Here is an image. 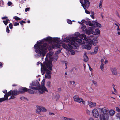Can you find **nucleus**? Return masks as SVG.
Listing matches in <instances>:
<instances>
[{"instance_id":"26","label":"nucleus","mask_w":120,"mask_h":120,"mask_svg":"<svg viewBox=\"0 0 120 120\" xmlns=\"http://www.w3.org/2000/svg\"><path fill=\"white\" fill-rule=\"evenodd\" d=\"M56 43H59V39L57 38H53L52 41Z\"/></svg>"},{"instance_id":"32","label":"nucleus","mask_w":120,"mask_h":120,"mask_svg":"<svg viewBox=\"0 0 120 120\" xmlns=\"http://www.w3.org/2000/svg\"><path fill=\"white\" fill-rule=\"evenodd\" d=\"M41 111L42 112H46L47 111V110L45 108L41 107Z\"/></svg>"},{"instance_id":"42","label":"nucleus","mask_w":120,"mask_h":120,"mask_svg":"<svg viewBox=\"0 0 120 120\" xmlns=\"http://www.w3.org/2000/svg\"><path fill=\"white\" fill-rule=\"evenodd\" d=\"M75 35L77 37H79L80 33L78 32H76L75 34Z\"/></svg>"},{"instance_id":"6","label":"nucleus","mask_w":120,"mask_h":120,"mask_svg":"<svg viewBox=\"0 0 120 120\" xmlns=\"http://www.w3.org/2000/svg\"><path fill=\"white\" fill-rule=\"evenodd\" d=\"M44 82L45 80H43L41 83V86H40L38 87H36L29 86V87L30 88L33 90H38L40 94H42L45 91L48 92L47 89L44 86Z\"/></svg>"},{"instance_id":"64","label":"nucleus","mask_w":120,"mask_h":120,"mask_svg":"<svg viewBox=\"0 0 120 120\" xmlns=\"http://www.w3.org/2000/svg\"><path fill=\"white\" fill-rule=\"evenodd\" d=\"M89 120H94L92 118L90 117L89 118Z\"/></svg>"},{"instance_id":"53","label":"nucleus","mask_w":120,"mask_h":120,"mask_svg":"<svg viewBox=\"0 0 120 120\" xmlns=\"http://www.w3.org/2000/svg\"><path fill=\"white\" fill-rule=\"evenodd\" d=\"M70 83L72 85H74L75 84V85H76V84L75 83V82L74 81H70Z\"/></svg>"},{"instance_id":"5","label":"nucleus","mask_w":120,"mask_h":120,"mask_svg":"<svg viewBox=\"0 0 120 120\" xmlns=\"http://www.w3.org/2000/svg\"><path fill=\"white\" fill-rule=\"evenodd\" d=\"M53 52L52 51H50L49 53H47L46 55V57L45 59V64L44 65L45 69H46V67L48 68L47 66V64H49L50 62H51V64H52V61H56L57 60V58H54V57L52 56L53 54Z\"/></svg>"},{"instance_id":"28","label":"nucleus","mask_w":120,"mask_h":120,"mask_svg":"<svg viewBox=\"0 0 120 120\" xmlns=\"http://www.w3.org/2000/svg\"><path fill=\"white\" fill-rule=\"evenodd\" d=\"M12 90H11L8 93L7 95H6V96L8 97H8L10 96L11 94L12 95Z\"/></svg>"},{"instance_id":"23","label":"nucleus","mask_w":120,"mask_h":120,"mask_svg":"<svg viewBox=\"0 0 120 120\" xmlns=\"http://www.w3.org/2000/svg\"><path fill=\"white\" fill-rule=\"evenodd\" d=\"M37 109L36 110V112L38 114L41 111V107L37 106Z\"/></svg>"},{"instance_id":"35","label":"nucleus","mask_w":120,"mask_h":120,"mask_svg":"<svg viewBox=\"0 0 120 120\" xmlns=\"http://www.w3.org/2000/svg\"><path fill=\"white\" fill-rule=\"evenodd\" d=\"M95 32H96V34H100V31L98 29H96L95 30Z\"/></svg>"},{"instance_id":"19","label":"nucleus","mask_w":120,"mask_h":120,"mask_svg":"<svg viewBox=\"0 0 120 120\" xmlns=\"http://www.w3.org/2000/svg\"><path fill=\"white\" fill-rule=\"evenodd\" d=\"M109 112V115H110L112 116H113L115 113V111L113 109H110Z\"/></svg>"},{"instance_id":"45","label":"nucleus","mask_w":120,"mask_h":120,"mask_svg":"<svg viewBox=\"0 0 120 120\" xmlns=\"http://www.w3.org/2000/svg\"><path fill=\"white\" fill-rule=\"evenodd\" d=\"M116 110L118 112H120V109L118 107H116L115 108Z\"/></svg>"},{"instance_id":"18","label":"nucleus","mask_w":120,"mask_h":120,"mask_svg":"<svg viewBox=\"0 0 120 120\" xmlns=\"http://www.w3.org/2000/svg\"><path fill=\"white\" fill-rule=\"evenodd\" d=\"M79 37L81 39H83L84 38V39L83 40L84 43H86V42H85L86 41L85 40V38H86V36L85 34H82L81 35H80Z\"/></svg>"},{"instance_id":"15","label":"nucleus","mask_w":120,"mask_h":120,"mask_svg":"<svg viewBox=\"0 0 120 120\" xmlns=\"http://www.w3.org/2000/svg\"><path fill=\"white\" fill-rule=\"evenodd\" d=\"M39 83V82L37 80L33 81L30 84V86L32 87V86H38Z\"/></svg>"},{"instance_id":"39","label":"nucleus","mask_w":120,"mask_h":120,"mask_svg":"<svg viewBox=\"0 0 120 120\" xmlns=\"http://www.w3.org/2000/svg\"><path fill=\"white\" fill-rule=\"evenodd\" d=\"M46 74H50V75L51 74V72L48 70H47V69H46Z\"/></svg>"},{"instance_id":"61","label":"nucleus","mask_w":120,"mask_h":120,"mask_svg":"<svg viewBox=\"0 0 120 120\" xmlns=\"http://www.w3.org/2000/svg\"><path fill=\"white\" fill-rule=\"evenodd\" d=\"M3 64L1 62H0V68H1Z\"/></svg>"},{"instance_id":"47","label":"nucleus","mask_w":120,"mask_h":120,"mask_svg":"<svg viewBox=\"0 0 120 120\" xmlns=\"http://www.w3.org/2000/svg\"><path fill=\"white\" fill-rule=\"evenodd\" d=\"M30 9L29 8H26L25 10V11L26 12L29 11L30 10Z\"/></svg>"},{"instance_id":"49","label":"nucleus","mask_w":120,"mask_h":120,"mask_svg":"<svg viewBox=\"0 0 120 120\" xmlns=\"http://www.w3.org/2000/svg\"><path fill=\"white\" fill-rule=\"evenodd\" d=\"M89 31L93 32V29L91 27H90L89 28Z\"/></svg>"},{"instance_id":"30","label":"nucleus","mask_w":120,"mask_h":120,"mask_svg":"<svg viewBox=\"0 0 120 120\" xmlns=\"http://www.w3.org/2000/svg\"><path fill=\"white\" fill-rule=\"evenodd\" d=\"M45 78H48L50 79L51 78L50 75L47 74H46L45 76Z\"/></svg>"},{"instance_id":"22","label":"nucleus","mask_w":120,"mask_h":120,"mask_svg":"<svg viewBox=\"0 0 120 120\" xmlns=\"http://www.w3.org/2000/svg\"><path fill=\"white\" fill-rule=\"evenodd\" d=\"M85 24L86 25H89L90 26H93L92 24L91 23V21L89 20L88 19V20L86 21Z\"/></svg>"},{"instance_id":"9","label":"nucleus","mask_w":120,"mask_h":120,"mask_svg":"<svg viewBox=\"0 0 120 120\" xmlns=\"http://www.w3.org/2000/svg\"><path fill=\"white\" fill-rule=\"evenodd\" d=\"M80 2L84 9L88 8L90 4L89 0H80Z\"/></svg>"},{"instance_id":"20","label":"nucleus","mask_w":120,"mask_h":120,"mask_svg":"<svg viewBox=\"0 0 120 120\" xmlns=\"http://www.w3.org/2000/svg\"><path fill=\"white\" fill-rule=\"evenodd\" d=\"M53 39V38L50 37H48L44 39V40H45L46 41H48L50 42H52Z\"/></svg>"},{"instance_id":"43","label":"nucleus","mask_w":120,"mask_h":120,"mask_svg":"<svg viewBox=\"0 0 120 120\" xmlns=\"http://www.w3.org/2000/svg\"><path fill=\"white\" fill-rule=\"evenodd\" d=\"M92 82L93 84H94L95 86H98V84L97 82L94 81H93Z\"/></svg>"},{"instance_id":"52","label":"nucleus","mask_w":120,"mask_h":120,"mask_svg":"<svg viewBox=\"0 0 120 120\" xmlns=\"http://www.w3.org/2000/svg\"><path fill=\"white\" fill-rule=\"evenodd\" d=\"M41 64V67H42V63H41L40 62H38L37 63V65H39V64Z\"/></svg>"},{"instance_id":"57","label":"nucleus","mask_w":120,"mask_h":120,"mask_svg":"<svg viewBox=\"0 0 120 120\" xmlns=\"http://www.w3.org/2000/svg\"><path fill=\"white\" fill-rule=\"evenodd\" d=\"M25 98L24 97H21L20 99L22 100H24L25 99Z\"/></svg>"},{"instance_id":"36","label":"nucleus","mask_w":120,"mask_h":120,"mask_svg":"<svg viewBox=\"0 0 120 120\" xmlns=\"http://www.w3.org/2000/svg\"><path fill=\"white\" fill-rule=\"evenodd\" d=\"M69 118L65 117L64 116H62L61 118V119L62 120H69Z\"/></svg>"},{"instance_id":"12","label":"nucleus","mask_w":120,"mask_h":120,"mask_svg":"<svg viewBox=\"0 0 120 120\" xmlns=\"http://www.w3.org/2000/svg\"><path fill=\"white\" fill-rule=\"evenodd\" d=\"M73 98L75 101L79 103H80L82 101V99L80 98L79 95H76L73 97Z\"/></svg>"},{"instance_id":"21","label":"nucleus","mask_w":120,"mask_h":120,"mask_svg":"<svg viewBox=\"0 0 120 120\" xmlns=\"http://www.w3.org/2000/svg\"><path fill=\"white\" fill-rule=\"evenodd\" d=\"M4 98H0V103L4 101L8 100V97L6 95H4Z\"/></svg>"},{"instance_id":"46","label":"nucleus","mask_w":120,"mask_h":120,"mask_svg":"<svg viewBox=\"0 0 120 120\" xmlns=\"http://www.w3.org/2000/svg\"><path fill=\"white\" fill-rule=\"evenodd\" d=\"M9 26L10 29H12L13 28V25L11 23H10L9 24Z\"/></svg>"},{"instance_id":"29","label":"nucleus","mask_w":120,"mask_h":120,"mask_svg":"<svg viewBox=\"0 0 120 120\" xmlns=\"http://www.w3.org/2000/svg\"><path fill=\"white\" fill-rule=\"evenodd\" d=\"M116 117L117 119H119L120 120V113H117L116 115Z\"/></svg>"},{"instance_id":"33","label":"nucleus","mask_w":120,"mask_h":120,"mask_svg":"<svg viewBox=\"0 0 120 120\" xmlns=\"http://www.w3.org/2000/svg\"><path fill=\"white\" fill-rule=\"evenodd\" d=\"M104 65L103 63L101 64L100 66V68L101 70L103 71L104 70Z\"/></svg>"},{"instance_id":"13","label":"nucleus","mask_w":120,"mask_h":120,"mask_svg":"<svg viewBox=\"0 0 120 120\" xmlns=\"http://www.w3.org/2000/svg\"><path fill=\"white\" fill-rule=\"evenodd\" d=\"M19 93H23L28 91V89L26 88L22 87L19 89Z\"/></svg>"},{"instance_id":"14","label":"nucleus","mask_w":120,"mask_h":120,"mask_svg":"<svg viewBox=\"0 0 120 120\" xmlns=\"http://www.w3.org/2000/svg\"><path fill=\"white\" fill-rule=\"evenodd\" d=\"M88 105L90 108H94L96 106V103L95 102H93L90 101H88Z\"/></svg>"},{"instance_id":"27","label":"nucleus","mask_w":120,"mask_h":120,"mask_svg":"<svg viewBox=\"0 0 120 120\" xmlns=\"http://www.w3.org/2000/svg\"><path fill=\"white\" fill-rule=\"evenodd\" d=\"M3 22L6 25H7V24L9 22L10 20L8 19H7L6 20H3Z\"/></svg>"},{"instance_id":"41","label":"nucleus","mask_w":120,"mask_h":120,"mask_svg":"<svg viewBox=\"0 0 120 120\" xmlns=\"http://www.w3.org/2000/svg\"><path fill=\"white\" fill-rule=\"evenodd\" d=\"M86 114L88 115H90V112L88 110V109H87L86 110Z\"/></svg>"},{"instance_id":"44","label":"nucleus","mask_w":120,"mask_h":120,"mask_svg":"<svg viewBox=\"0 0 120 120\" xmlns=\"http://www.w3.org/2000/svg\"><path fill=\"white\" fill-rule=\"evenodd\" d=\"M14 25L16 26H18L19 25V23L18 22H14L13 23Z\"/></svg>"},{"instance_id":"1","label":"nucleus","mask_w":120,"mask_h":120,"mask_svg":"<svg viewBox=\"0 0 120 120\" xmlns=\"http://www.w3.org/2000/svg\"><path fill=\"white\" fill-rule=\"evenodd\" d=\"M42 41H39L37 42L38 44H36L34 45L35 49V52L40 58V56L43 57L45 55L46 53L47 49L49 50H51L54 48H60L61 45L57 43L56 44L50 45L48 46L47 44L45 43L43 45L39 44H42Z\"/></svg>"},{"instance_id":"62","label":"nucleus","mask_w":120,"mask_h":120,"mask_svg":"<svg viewBox=\"0 0 120 120\" xmlns=\"http://www.w3.org/2000/svg\"><path fill=\"white\" fill-rule=\"evenodd\" d=\"M49 114L50 115H54L55 113L53 112H49Z\"/></svg>"},{"instance_id":"24","label":"nucleus","mask_w":120,"mask_h":120,"mask_svg":"<svg viewBox=\"0 0 120 120\" xmlns=\"http://www.w3.org/2000/svg\"><path fill=\"white\" fill-rule=\"evenodd\" d=\"M98 47H95L94 49V52H92L91 54H95L97 53L98 52Z\"/></svg>"},{"instance_id":"40","label":"nucleus","mask_w":120,"mask_h":120,"mask_svg":"<svg viewBox=\"0 0 120 120\" xmlns=\"http://www.w3.org/2000/svg\"><path fill=\"white\" fill-rule=\"evenodd\" d=\"M6 31L7 32L9 33L10 32V30L9 29V27L8 26H7L6 28Z\"/></svg>"},{"instance_id":"3","label":"nucleus","mask_w":120,"mask_h":120,"mask_svg":"<svg viewBox=\"0 0 120 120\" xmlns=\"http://www.w3.org/2000/svg\"><path fill=\"white\" fill-rule=\"evenodd\" d=\"M99 110L101 113L100 115V120H108L109 116L108 114L109 109L106 107L100 108L98 109Z\"/></svg>"},{"instance_id":"37","label":"nucleus","mask_w":120,"mask_h":120,"mask_svg":"<svg viewBox=\"0 0 120 120\" xmlns=\"http://www.w3.org/2000/svg\"><path fill=\"white\" fill-rule=\"evenodd\" d=\"M28 92L29 93L31 94H34V92L31 90L30 89H28Z\"/></svg>"},{"instance_id":"2","label":"nucleus","mask_w":120,"mask_h":120,"mask_svg":"<svg viewBox=\"0 0 120 120\" xmlns=\"http://www.w3.org/2000/svg\"><path fill=\"white\" fill-rule=\"evenodd\" d=\"M90 38H85V40L86 41L85 42H86L87 44L83 45L82 46V48L86 49L87 50H90L91 49V44L94 45V46L97 45L98 43V38L97 37L93 38L92 40Z\"/></svg>"},{"instance_id":"34","label":"nucleus","mask_w":120,"mask_h":120,"mask_svg":"<svg viewBox=\"0 0 120 120\" xmlns=\"http://www.w3.org/2000/svg\"><path fill=\"white\" fill-rule=\"evenodd\" d=\"M81 28L83 30H86V26L84 25H82Z\"/></svg>"},{"instance_id":"7","label":"nucleus","mask_w":120,"mask_h":120,"mask_svg":"<svg viewBox=\"0 0 120 120\" xmlns=\"http://www.w3.org/2000/svg\"><path fill=\"white\" fill-rule=\"evenodd\" d=\"M62 46L66 50L70 51L71 54L73 55L75 54V52L74 51L71 49L72 48L76 49V46H74V45H71L68 42V45L65 44H63L62 45Z\"/></svg>"},{"instance_id":"11","label":"nucleus","mask_w":120,"mask_h":120,"mask_svg":"<svg viewBox=\"0 0 120 120\" xmlns=\"http://www.w3.org/2000/svg\"><path fill=\"white\" fill-rule=\"evenodd\" d=\"M19 91H18L17 90H14L12 91V95L11 97L9 99H12L15 98L14 96H16L19 94Z\"/></svg>"},{"instance_id":"54","label":"nucleus","mask_w":120,"mask_h":120,"mask_svg":"<svg viewBox=\"0 0 120 120\" xmlns=\"http://www.w3.org/2000/svg\"><path fill=\"white\" fill-rule=\"evenodd\" d=\"M12 4V3L11 2H8V4L9 6L11 5Z\"/></svg>"},{"instance_id":"59","label":"nucleus","mask_w":120,"mask_h":120,"mask_svg":"<svg viewBox=\"0 0 120 120\" xmlns=\"http://www.w3.org/2000/svg\"><path fill=\"white\" fill-rule=\"evenodd\" d=\"M58 91L59 92H60L61 91V88H59L58 89Z\"/></svg>"},{"instance_id":"16","label":"nucleus","mask_w":120,"mask_h":120,"mask_svg":"<svg viewBox=\"0 0 120 120\" xmlns=\"http://www.w3.org/2000/svg\"><path fill=\"white\" fill-rule=\"evenodd\" d=\"M92 24L95 27H100L101 26V25L97 22H94L92 23Z\"/></svg>"},{"instance_id":"58","label":"nucleus","mask_w":120,"mask_h":120,"mask_svg":"<svg viewBox=\"0 0 120 120\" xmlns=\"http://www.w3.org/2000/svg\"><path fill=\"white\" fill-rule=\"evenodd\" d=\"M86 20H82L81 21V22L83 23H85Z\"/></svg>"},{"instance_id":"55","label":"nucleus","mask_w":120,"mask_h":120,"mask_svg":"<svg viewBox=\"0 0 120 120\" xmlns=\"http://www.w3.org/2000/svg\"><path fill=\"white\" fill-rule=\"evenodd\" d=\"M65 64L66 66V69L68 66V62L66 61L65 62Z\"/></svg>"},{"instance_id":"38","label":"nucleus","mask_w":120,"mask_h":120,"mask_svg":"<svg viewBox=\"0 0 120 120\" xmlns=\"http://www.w3.org/2000/svg\"><path fill=\"white\" fill-rule=\"evenodd\" d=\"M50 84L51 82L50 81L48 82L46 84L47 86L48 87H50Z\"/></svg>"},{"instance_id":"25","label":"nucleus","mask_w":120,"mask_h":120,"mask_svg":"<svg viewBox=\"0 0 120 120\" xmlns=\"http://www.w3.org/2000/svg\"><path fill=\"white\" fill-rule=\"evenodd\" d=\"M84 61L85 62H86L88 61L89 59L86 55L85 54L84 56Z\"/></svg>"},{"instance_id":"51","label":"nucleus","mask_w":120,"mask_h":120,"mask_svg":"<svg viewBox=\"0 0 120 120\" xmlns=\"http://www.w3.org/2000/svg\"><path fill=\"white\" fill-rule=\"evenodd\" d=\"M91 31H89L88 30L87 32V33L88 35L90 34H91Z\"/></svg>"},{"instance_id":"8","label":"nucleus","mask_w":120,"mask_h":120,"mask_svg":"<svg viewBox=\"0 0 120 120\" xmlns=\"http://www.w3.org/2000/svg\"><path fill=\"white\" fill-rule=\"evenodd\" d=\"M51 62H50L49 64H47V66L48 67H46V69H45L44 65L45 64V63H44L43 65V71L42 70V67H41V73L42 74V75H43L45 73V71H46V69H48L49 70L51 71L52 70V65L51 64Z\"/></svg>"},{"instance_id":"48","label":"nucleus","mask_w":120,"mask_h":120,"mask_svg":"<svg viewBox=\"0 0 120 120\" xmlns=\"http://www.w3.org/2000/svg\"><path fill=\"white\" fill-rule=\"evenodd\" d=\"M85 13L87 14H89L90 13V12L88 11L87 10L85 9Z\"/></svg>"},{"instance_id":"63","label":"nucleus","mask_w":120,"mask_h":120,"mask_svg":"<svg viewBox=\"0 0 120 120\" xmlns=\"http://www.w3.org/2000/svg\"><path fill=\"white\" fill-rule=\"evenodd\" d=\"M7 18H8V17H7L5 16V17H2V19H7Z\"/></svg>"},{"instance_id":"10","label":"nucleus","mask_w":120,"mask_h":120,"mask_svg":"<svg viewBox=\"0 0 120 120\" xmlns=\"http://www.w3.org/2000/svg\"><path fill=\"white\" fill-rule=\"evenodd\" d=\"M92 112L93 116L95 118H98L99 116L98 111L96 109L94 108L92 111Z\"/></svg>"},{"instance_id":"31","label":"nucleus","mask_w":120,"mask_h":120,"mask_svg":"<svg viewBox=\"0 0 120 120\" xmlns=\"http://www.w3.org/2000/svg\"><path fill=\"white\" fill-rule=\"evenodd\" d=\"M13 19H15L16 20H19L21 19L18 17L16 16L13 17Z\"/></svg>"},{"instance_id":"60","label":"nucleus","mask_w":120,"mask_h":120,"mask_svg":"<svg viewBox=\"0 0 120 120\" xmlns=\"http://www.w3.org/2000/svg\"><path fill=\"white\" fill-rule=\"evenodd\" d=\"M117 30L118 32L120 30L119 26H118V27H117Z\"/></svg>"},{"instance_id":"56","label":"nucleus","mask_w":120,"mask_h":120,"mask_svg":"<svg viewBox=\"0 0 120 120\" xmlns=\"http://www.w3.org/2000/svg\"><path fill=\"white\" fill-rule=\"evenodd\" d=\"M3 92L5 94V95H6L7 94V92L6 90H5L4 91H3Z\"/></svg>"},{"instance_id":"17","label":"nucleus","mask_w":120,"mask_h":120,"mask_svg":"<svg viewBox=\"0 0 120 120\" xmlns=\"http://www.w3.org/2000/svg\"><path fill=\"white\" fill-rule=\"evenodd\" d=\"M111 71L113 74L116 75L117 74V71L116 69L114 68H111L110 69Z\"/></svg>"},{"instance_id":"4","label":"nucleus","mask_w":120,"mask_h":120,"mask_svg":"<svg viewBox=\"0 0 120 120\" xmlns=\"http://www.w3.org/2000/svg\"><path fill=\"white\" fill-rule=\"evenodd\" d=\"M64 41L66 42H68L71 45H74V46L76 47V45H78L76 43L77 42L80 44L86 43H84L83 41L82 42V40L81 39L75 37H72L70 40L67 38H65L64 39Z\"/></svg>"},{"instance_id":"50","label":"nucleus","mask_w":120,"mask_h":120,"mask_svg":"<svg viewBox=\"0 0 120 120\" xmlns=\"http://www.w3.org/2000/svg\"><path fill=\"white\" fill-rule=\"evenodd\" d=\"M67 22H68V23L69 24H71L72 23V22H71V21L69 20H68Z\"/></svg>"}]
</instances>
